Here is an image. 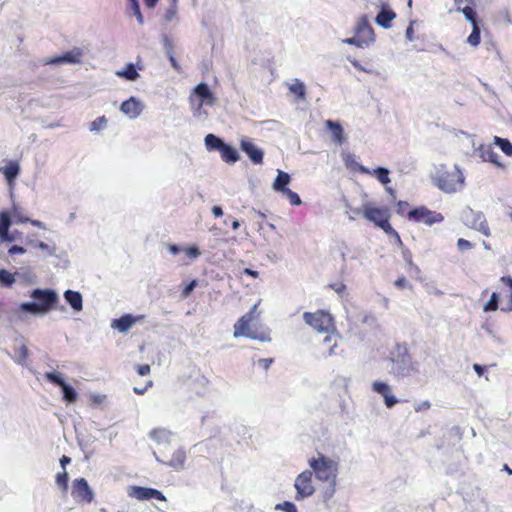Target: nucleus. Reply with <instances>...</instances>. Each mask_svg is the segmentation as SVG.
<instances>
[{"label": "nucleus", "mask_w": 512, "mask_h": 512, "mask_svg": "<svg viewBox=\"0 0 512 512\" xmlns=\"http://www.w3.org/2000/svg\"><path fill=\"white\" fill-rule=\"evenodd\" d=\"M365 219L373 222L388 235H397V231L390 224V211L387 207H376L371 203H366L361 209Z\"/></svg>", "instance_id": "20e7f679"}, {"label": "nucleus", "mask_w": 512, "mask_h": 512, "mask_svg": "<svg viewBox=\"0 0 512 512\" xmlns=\"http://www.w3.org/2000/svg\"><path fill=\"white\" fill-rule=\"evenodd\" d=\"M31 297L34 299V302L23 303L21 307L23 310L32 313L47 312L58 302L57 293L51 289H35L32 292Z\"/></svg>", "instance_id": "39448f33"}, {"label": "nucleus", "mask_w": 512, "mask_h": 512, "mask_svg": "<svg viewBox=\"0 0 512 512\" xmlns=\"http://www.w3.org/2000/svg\"><path fill=\"white\" fill-rule=\"evenodd\" d=\"M70 462H71V458L66 456V455H63L60 458V464H61L63 469H65L66 464H69Z\"/></svg>", "instance_id": "0e129e2a"}, {"label": "nucleus", "mask_w": 512, "mask_h": 512, "mask_svg": "<svg viewBox=\"0 0 512 512\" xmlns=\"http://www.w3.org/2000/svg\"><path fill=\"white\" fill-rule=\"evenodd\" d=\"M373 174L384 185H386L390 182L389 171L386 168L378 167V168L374 169Z\"/></svg>", "instance_id": "f704fd0d"}, {"label": "nucleus", "mask_w": 512, "mask_h": 512, "mask_svg": "<svg viewBox=\"0 0 512 512\" xmlns=\"http://www.w3.org/2000/svg\"><path fill=\"white\" fill-rule=\"evenodd\" d=\"M144 319V315L133 316L125 314L118 319H114L111 323L113 329H117L121 333L127 332L136 322Z\"/></svg>", "instance_id": "a211bd4d"}, {"label": "nucleus", "mask_w": 512, "mask_h": 512, "mask_svg": "<svg viewBox=\"0 0 512 512\" xmlns=\"http://www.w3.org/2000/svg\"><path fill=\"white\" fill-rule=\"evenodd\" d=\"M107 124V118L105 116H100L96 118L94 121L90 124V130L91 131H100L103 129Z\"/></svg>", "instance_id": "58836bf2"}, {"label": "nucleus", "mask_w": 512, "mask_h": 512, "mask_svg": "<svg viewBox=\"0 0 512 512\" xmlns=\"http://www.w3.org/2000/svg\"><path fill=\"white\" fill-rule=\"evenodd\" d=\"M294 487L296 489V500L300 501L311 496L315 491L312 482V471L305 470L300 473L295 479Z\"/></svg>", "instance_id": "9b49d317"}, {"label": "nucleus", "mask_w": 512, "mask_h": 512, "mask_svg": "<svg viewBox=\"0 0 512 512\" xmlns=\"http://www.w3.org/2000/svg\"><path fill=\"white\" fill-rule=\"evenodd\" d=\"M168 249H169V251H170L172 254H174V255H175V254H178V253L181 251V248H180V247H178V246H177V245H175V244H171V245H169Z\"/></svg>", "instance_id": "69168bd1"}, {"label": "nucleus", "mask_w": 512, "mask_h": 512, "mask_svg": "<svg viewBox=\"0 0 512 512\" xmlns=\"http://www.w3.org/2000/svg\"><path fill=\"white\" fill-rule=\"evenodd\" d=\"M184 252L187 254V256L191 259H195L200 255V251L198 247L196 246H190L184 249Z\"/></svg>", "instance_id": "49530a36"}, {"label": "nucleus", "mask_w": 512, "mask_h": 512, "mask_svg": "<svg viewBox=\"0 0 512 512\" xmlns=\"http://www.w3.org/2000/svg\"><path fill=\"white\" fill-rule=\"evenodd\" d=\"M372 388L375 392L383 396L385 405L388 408H392L398 402V400L392 395L391 388L388 384L381 381H375L372 384Z\"/></svg>", "instance_id": "6ab92c4d"}, {"label": "nucleus", "mask_w": 512, "mask_h": 512, "mask_svg": "<svg viewBox=\"0 0 512 512\" xmlns=\"http://www.w3.org/2000/svg\"><path fill=\"white\" fill-rule=\"evenodd\" d=\"M343 42L347 43L349 45H355L360 48L365 46V41L360 40V38L358 36H356V34L351 38H347V39L343 40Z\"/></svg>", "instance_id": "a18cd8bd"}, {"label": "nucleus", "mask_w": 512, "mask_h": 512, "mask_svg": "<svg viewBox=\"0 0 512 512\" xmlns=\"http://www.w3.org/2000/svg\"><path fill=\"white\" fill-rule=\"evenodd\" d=\"M276 510H281L284 512H297V507L294 503L290 501H284L283 503H279L275 506Z\"/></svg>", "instance_id": "ea45409f"}, {"label": "nucleus", "mask_w": 512, "mask_h": 512, "mask_svg": "<svg viewBox=\"0 0 512 512\" xmlns=\"http://www.w3.org/2000/svg\"><path fill=\"white\" fill-rule=\"evenodd\" d=\"M464 184L462 172L454 168L452 170L442 171L436 177V185L444 192L453 193L460 189Z\"/></svg>", "instance_id": "6e6552de"}, {"label": "nucleus", "mask_w": 512, "mask_h": 512, "mask_svg": "<svg viewBox=\"0 0 512 512\" xmlns=\"http://www.w3.org/2000/svg\"><path fill=\"white\" fill-rule=\"evenodd\" d=\"M242 274H245V275H248L252 278H258L259 277V273L255 270H252L250 268H245L242 272Z\"/></svg>", "instance_id": "bf43d9fd"}, {"label": "nucleus", "mask_w": 512, "mask_h": 512, "mask_svg": "<svg viewBox=\"0 0 512 512\" xmlns=\"http://www.w3.org/2000/svg\"><path fill=\"white\" fill-rule=\"evenodd\" d=\"M462 13L464 14L465 18L472 24V32L468 36L467 42L471 46L476 47L480 44L481 41V29L477 19V13L473 7L469 6H465L464 9H462Z\"/></svg>", "instance_id": "4468645a"}, {"label": "nucleus", "mask_w": 512, "mask_h": 512, "mask_svg": "<svg viewBox=\"0 0 512 512\" xmlns=\"http://www.w3.org/2000/svg\"><path fill=\"white\" fill-rule=\"evenodd\" d=\"M478 230L486 236L490 235V229H489L488 223L485 220L480 222Z\"/></svg>", "instance_id": "6e6d98bb"}, {"label": "nucleus", "mask_w": 512, "mask_h": 512, "mask_svg": "<svg viewBox=\"0 0 512 512\" xmlns=\"http://www.w3.org/2000/svg\"><path fill=\"white\" fill-rule=\"evenodd\" d=\"M196 99L199 100L196 107L197 111L201 110L203 105H213L216 101L214 94L206 83H200L193 89L189 101L193 104Z\"/></svg>", "instance_id": "f8f14e48"}, {"label": "nucleus", "mask_w": 512, "mask_h": 512, "mask_svg": "<svg viewBox=\"0 0 512 512\" xmlns=\"http://www.w3.org/2000/svg\"><path fill=\"white\" fill-rule=\"evenodd\" d=\"M473 369L475 370V372L481 376L483 375L484 371H485V367L484 366H481L480 364H474L473 365Z\"/></svg>", "instance_id": "680f3d73"}, {"label": "nucleus", "mask_w": 512, "mask_h": 512, "mask_svg": "<svg viewBox=\"0 0 512 512\" xmlns=\"http://www.w3.org/2000/svg\"><path fill=\"white\" fill-rule=\"evenodd\" d=\"M185 461H186L185 451L182 449H176L173 452L171 458L168 461L163 462V463L172 467L175 470H180L184 467Z\"/></svg>", "instance_id": "b1692460"}, {"label": "nucleus", "mask_w": 512, "mask_h": 512, "mask_svg": "<svg viewBox=\"0 0 512 512\" xmlns=\"http://www.w3.org/2000/svg\"><path fill=\"white\" fill-rule=\"evenodd\" d=\"M177 14V0H172L171 6L167 9L165 13V20H172Z\"/></svg>", "instance_id": "37998d69"}, {"label": "nucleus", "mask_w": 512, "mask_h": 512, "mask_svg": "<svg viewBox=\"0 0 512 512\" xmlns=\"http://www.w3.org/2000/svg\"><path fill=\"white\" fill-rule=\"evenodd\" d=\"M120 110L129 117L135 118L141 113L142 107L136 98L131 97L121 104Z\"/></svg>", "instance_id": "412c9836"}, {"label": "nucleus", "mask_w": 512, "mask_h": 512, "mask_svg": "<svg viewBox=\"0 0 512 512\" xmlns=\"http://www.w3.org/2000/svg\"><path fill=\"white\" fill-rule=\"evenodd\" d=\"M136 371L140 376L148 375L151 371V368L148 364L138 365L136 367Z\"/></svg>", "instance_id": "3c124183"}, {"label": "nucleus", "mask_w": 512, "mask_h": 512, "mask_svg": "<svg viewBox=\"0 0 512 512\" xmlns=\"http://www.w3.org/2000/svg\"><path fill=\"white\" fill-rule=\"evenodd\" d=\"M290 91L299 98L305 97V86L301 82H297L290 87Z\"/></svg>", "instance_id": "a19ab883"}, {"label": "nucleus", "mask_w": 512, "mask_h": 512, "mask_svg": "<svg viewBox=\"0 0 512 512\" xmlns=\"http://www.w3.org/2000/svg\"><path fill=\"white\" fill-rule=\"evenodd\" d=\"M196 286H197L196 280H192L188 285H186L181 293L182 298H187Z\"/></svg>", "instance_id": "de8ad7c7"}, {"label": "nucleus", "mask_w": 512, "mask_h": 512, "mask_svg": "<svg viewBox=\"0 0 512 512\" xmlns=\"http://www.w3.org/2000/svg\"><path fill=\"white\" fill-rule=\"evenodd\" d=\"M457 11H461L465 6L472 7L475 5V0H454Z\"/></svg>", "instance_id": "c03bdc74"}, {"label": "nucleus", "mask_w": 512, "mask_h": 512, "mask_svg": "<svg viewBox=\"0 0 512 512\" xmlns=\"http://www.w3.org/2000/svg\"><path fill=\"white\" fill-rule=\"evenodd\" d=\"M25 252H26V250L22 246H18V245H13L8 250V253L10 255L24 254Z\"/></svg>", "instance_id": "864d4df0"}, {"label": "nucleus", "mask_w": 512, "mask_h": 512, "mask_svg": "<svg viewBox=\"0 0 512 512\" xmlns=\"http://www.w3.org/2000/svg\"><path fill=\"white\" fill-rule=\"evenodd\" d=\"M168 58H169V61L172 65V67L176 70V71H180L181 70V67L178 63V61L176 60V58L174 57L173 53L172 52H169L168 53Z\"/></svg>", "instance_id": "5fc2aeb1"}, {"label": "nucleus", "mask_w": 512, "mask_h": 512, "mask_svg": "<svg viewBox=\"0 0 512 512\" xmlns=\"http://www.w3.org/2000/svg\"><path fill=\"white\" fill-rule=\"evenodd\" d=\"M29 351L25 344H22L17 349H15V358L14 360L21 365H24L28 359Z\"/></svg>", "instance_id": "7c9ffc66"}, {"label": "nucleus", "mask_w": 512, "mask_h": 512, "mask_svg": "<svg viewBox=\"0 0 512 512\" xmlns=\"http://www.w3.org/2000/svg\"><path fill=\"white\" fill-rule=\"evenodd\" d=\"M495 144L499 146L505 155L512 156V143L508 139L496 136Z\"/></svg>", "instance_id": "473e14b6"}, {"label": "nucleus", "mask_w": 512, "mask_h": 512, "mask_svg": "<svg viewBox=\"0 0 512 512\" xmlns=\"http://www.w3.org/2000/svg\"><path fill=\"white\" fill-rule=\"evenodd\" d=\"M11 218L16 223H27L29 221V218L24 216L22 209L15 204H13L9 212L0 211V239L2 242H12L15 240V237L9 232Z\"/></svg>", "instance_id": "0eeeda50"}, {"label": "nucleus", "mask_w": 512, "mask_h": 512, "mask_svg": "<svg viewBox=\"0 0 512 512\" xmlns=\"http://www.w3.org/2000/svg\"><path fill=\"white\" fill-rule=\"evenodd\" d=\"M64 298L75 311H81L83 307L82 295L73 290H67L64 293Z\"/></svg>", "instance_id": "a878e982"}, {"label": "nucleus", "mask_w": 512, "mask_h": 512, "mask_svg": "<svg viewBox=\"0 0 512 512\" xmlns=\"http://www.w3.org/2000/svg\"><path fill=\"white\" fill-rule=\"evenodd\" d=\"M394 285H395V287H397L398 289H405V288L409 287V283H408L407 279H406L404 276L399 277V278L394 282Z\"/></svg>", "instance_id": "8fccbe9b"}, {"label": "nucleus", "mask_w": 512, "mask_h": 512, "mask_svg": "<svg viewBox=\"0 0 512 512\" xmlns=\"http://www.w3.org/2000/svg\"><path fill=\"white\" fill-rule=\"evenodd\" d=\"M309 465L315 472L316 478L320 481L329 483L332 490H334L338 463L323 454H319L318 458H312L309 460Z\"/></svg>", "instance_id": "7ed1b4c3"}, {"label": "nucleus", "mask_w": 512, "mask_h": 512, "mask_svg": "<svg viewBox=\"0 0 512 512\" xmlns=\"http://www.w3.org/2000/svg\"><path fill=\"white\" fill-rule=\"evenodd\" d=\"M355 34L360 40L365 41V46H368L374 41V30L369 24L367 16H361L355 27Z\"/></svg>", "instance_id": "dca6fc26"}, {"label": "nucleus", "mask_w": 512, "mask_h": 512, "mask_svg": "<svg viewBox=\"0 0 512 512\" xmlns=\"http://www.w3.org/2000/svg\"><path fill=\"white\" fill-rule=\"evenodd\" d=\"M144 2L148 8H154L156 6L158 0H144Z\"/></svg>", "instance_id": "774afa93"}, {"label": "nucleus", "mask_w": 512, "mask_h": 512, "mask_svg": "<svg viewBox=\"0 0 512 512\" xmlns=\"http://www.w3.org/2000/svg\"><path fill=\"white\" fill-rule=\"evenodd\" d=\"M396 13L390 9H382L376 16V23L385 29H388L392 25V21L395 19Z\"/></svg>", "instance_id": "393cba45"}, {"label": "nucleus", "mask_w": 512, "mask_h": 512, "mask_svg": "<svg viewBox=\"0 0 512 512\" xmlns=\"http://www.w3.org/2000/svg\"><path fill=\"white\" fill-rule=\"evenodd\" d=\"M219 152L222 160L227 163H235L239 160V154L237 150L226 143Z\"/></svg>", "instance_id": "cd10ccee"}, {"label": "nucleus", "mask_w": 512, "mask_h": 512, "mask_svg": "<svg viewBox=\"0 0 512 512\" xmlns=\"http://www.w3.org/2000/svg\"><path fill=\"white\" fill-rule=\"evenodd\" d=\"M129 496L134 497L138 500H149L156 499L159 501H166L165 495L154 488L142 487V486H132L129 492Z\"/></svg>", "instance_id": "2eb2a0df"}, {"label": "nucleus", "mask_w": 512, "mask_h": 512, "mask_svg": "<svg viewBox=\"0 0 512 512\" xmlns=\"http://www.w3.org/2000/svg\"><path fill=\"white\" fill-rule=\"evenodd\" d=\"M291 177L287 172L278 171L277 177L273 182V189L277 192H284L286 189H289L287 185L290 183Z\"/></svg>", "instance_id": "bb28decb"}, {"label": "nucleus", "mask_w": 512, "mask_h": 512, "mask_svg": "<svg viewBox=\"0 0 512 512\" xmlns=\"http://www.w3.org/2000/svg\"><path fill=\"white\" fill-rule=\"evenodd\" d=\"M304 322L315 330L317 333L329 332L336 330L334 316L325 309H318L314 312L303 313Z\"/></svg>", "instance_id": "423d86ee"}, {"label": "nucleus", "mask_w": 512, "mask_h": 512, "mask_svg": "<svg viewBox=\"0 0 512 512\" xmlns=\"http://www.w3.org/2000/svg\"><path fill=\"white\" fill-rule=\"evenodd\" d=\"M224 142L214 134H208L205 137V145L209 151L218 150L220 151L224 146Z\"/></svg>", "instance_id": "c756f323"}, {"label": "nucleus", "mask_w": 512, "mask_h": 512, "mask_svg": "<svg viewBox=\"0 0 512 512\" xmlns=\"http://www.w3.org/2000/svg\"><path fill=\"white\" fill-rule=\"evenodd\" d=\"M259 303L254 304L251 309L242 315L234 324L233 336L235 338L246 337L260 342L271 341V331L264 325H253V321L258 319L260 312L258 311Z\"/></svg>", "instance_id": "f257e3e1"}, {"label": "nucleus", "mask_w": 512, "mask_h": 512, "mask_svg": "<svg viewBox=\"0 0 512 512\" xmlns=\"http://www.w3.org/2000/svg\"><path fill=\"white\" fill-rule=\"evenodd\" d=\"M83 56V51L80 48H74L70 51H67L62 56L55 57L50 59L47 63L49 64H58V63H70L76 64L81 62V58Z\"/></svg>", "instance_id": "aec40b11"}, {"label": "nucleus", "mask_w": 512, "mask_h": 512, "mask_svg": "<svg viewBox=\"0 0 512 512\" xmlns=\"http://www.w3.org/2000/svg\"><path fill=\"white\" fill-rule=\"evenodd\" d=\"M282 194L286 196L291 205L299 206L302 203L299 195L291 189H286Z\"/></svg>", "instance_id": "e433bc0d"}, {"label": "nucleus", "mask_w": 512, "mask_h": 512, "mask_svg": "<svg viewBox=\"0 0 512 512\" xmlns=\"http://www.w3.org/2000/svg\"><path fill=\"white\" fill-rule=\"evenodd\" d=\"M33 247H37L41 250H48V245L44 243L43 241L37 240V243L33 244Z\"/></svg>", "instance_id": "e2e57ef3"}, {"label": "nucleus", "mask_w": 512, "mask_h": 512, "mask_svg": "<svg viewBox=\"0 0 512 512\" xmlns=\"http://www.w3.org/2000/svg\"><path fill=\"white\" fill-rule=\"evenodd\" d=\"M457 246H458L459 250H461V251L468 250V249L472 248L471 242H469L468 240H465L463 238L458 239Z\"/></svg>", "instance_id": "09e8293b"}, {"label": "nucleus", "mask_w": 512, "mask_h": 512, "mask_svg": "<svg viewBox=\"0 0 512 512\" xmlns=\"http://www.w3.org/2000/svg\"><path fill=\"white\" fill-rule=\"evenodd\" d=\"M15 282L14 274L5 269H0V283L4 286H11Z\"/></svg>", "instance_id": "c9c22d12"}, {"label": "nucleus", "mask_w": 512, "mask_h": 512, "mask_svg": "<svg viewBox=\"0 0 512 512\" xmlns=\"http://www.w3.org/2000/svg\"><path fill=\"white\" fill-rule=\"evenodd\" d=\"M0 172H2L9 183H12L14 179L20 172L19 164L16 161H11L5 167L0 168Z\"/></svg>", "instance_id": "c85d7f7f"}, {"label": "nucleus", "mask_w": 512, "mask_h": 512, "mask_svg": "<svg viewBox=\"0 0 512 512\" xmlns=\"http://www.w3.org/2000/svg\"><path fill=\"white\" fill-rule=\"evenodd\" d=\"M152 385H153V382L151 380H149L144 387H134L133 391L137 395H143L149 387H152Z\"/></svg>", "instance_id": "603ef678"}, {"label": "nucleus", "mask_w": 512, "mask_h": 512, "mask_svg": "<svg viewBox=\"0 0 512 512\" xmlns=\"http://www.w3.org/2000/svg\"><path fill=\"white\" fill-rule=\"evenodd\" d=\"M68 480L69 476L66 469H63L62 472H59L55 476L56 484L62 490V492L66 493L68 491Z\"/></svg>", "instance_id": "2f4dec72"}, {"label": "nucleus", "mask_w": 512, "mask_h": 512, "mask_svg": "<svg viewBox=\"0 0 512 512\" xmlns=\"http://www.w3.org/2000/svg\"><path fill=\"white\" fill-rule=\"evenodd\" d=\"M240 148L243 152H245L247 154L249 159L254 164H262L263 163V158H264L263 151L260 148H258L250 140L242 139L240 142Z\"/></svg>", "instance_id": "f3484780"}, {"label": "nucleus", "mask_w": 512, "mask_h": 512, "mask_svg": "<svg viewBox=\"0 0 512 512\" xmlns=\"http://www.w3.org/2000/svg\"><path fill=\"white\" fill-rule=\"evenodd\" d=\"M259 364L265 369H269L271 363L273 362V359L272 358H262V359H259Z\"/></svg>", "instance_id": "13d9d810"}, {"label": "nucleus", "mask_w": 512, "mask_h": 512, "mask_svg": "<svg viewBox=\"0 0 512 512\" xmlns=\"http://www.w3.org/2000/svg\"><path fill=\"white\" fill-rule=\"evenodd\" d=\"M326 127L332 133V140L337 144H343L345 142V136L342 126L339 122L327 120L325 122Z\"/></svg>", "instance_id": "5701e85b"}, {"label": "nucleus", "mask_w": 512, "mask_h": 512, "mask_svg": "<svg viewBox=\"0 0 512 512\" xmlns=\"http://www.w3.org/2000/svg\"><path fill=\"white\" fill-rule=\"evenodd\" d=\"M130 2H131V7H132V10H133V13L136 16L138 23L139 24H143L144 18H143V15L141 13L138 1L137 0H130Z\"/></svg>", "instance_id": "79ce46f5"}, {"label": "nucleus", "mask_w": 512, "mask_h": 512, "mask_svg": "<svg viewBox=\"0 0 512 512\" xmlns=\"http://www.w3.org/2000/svg\"><path fill=\"white\" fill-rule=\"evenodd\" d=\"M408 217L411 220H414L418 223H424L426 225H433L435 223H440L444 220V216L436 211H431L425 206H420L412 209L408 213Z\"/></svg>", "instance_id": "9d476101"}, {"label": "nucleus", "mask_w": 512, "mask_h": 512, "mask_svg": "<svg viewBox=\"0 0 512 512\" xmlns=\"http://www.w3.org/2000/svg\"><path fill=\"white\" fill-rule=\"evenodd\" d=\"M71 495L79 504H90L94 500V492L85 478H76L72 482Z\"/></svg>", "instance_id": "1a4fd4ad"}, {"label": "nucleus", "mask_w": 512, "mask_h": 512, "mask_svg": "<svg viewBox=\"0 0 512 512\" xmlns=\"http://www.w3.org/2000/svg\"><path fill=\"white\" fill-rule=\"evenodd\" d=\"M28 222H30V223H31L33 226H35V227L42 228V229H44V228H45L44 223H42V222H41V221H39V220H32V219H29V221H28Z\"/></svg>", "instance_id": "338daca9"}, {"label": "nucleus", "mask_w": 512, "mask_h": 512, "mask_svg": "<svg viewBox=\"0 0 512 512\" xmlns=\"http://www.w3.org/2000/svg\"><path fill=\"white\" fill-rule=\"evenodd\" d=\"M499 290L493 292L490 300L484 305V312L496 311L499 307V302L502 301L503 305L501 310L504 312L512 311V277L502 276L500 278Z\"/></svg>", "instance_id": "f03ea898"}, {"label": "nucleus", "mask_w": 512, "mask_h": 512, "mask_svg": "<svg viewBox=\"0 0 512 512\" xmlns=\"http://www.w3.org/2000/svg\"><path fill=\"white\" fill-rule=\"evenodd\" d=\"M118 75L123 76L127 80L134 81L139 77L138 72L136 71L133 64H128L122 72H119Z\"/></svg>", "instance_id": "72a5a7b5"}, {"label": "nucleus", "mask_w": 512, "mask_h": 512, "mask_svg": "<svg viewBox=\"0 0 512 512\" xmlns=\"http://www.w3.org/2000/svg\"><path fill=\"white\" fill-rule=\"evenodd\" d=\"M44 377L52 384L61 387L63 392V399L68 403H74L77 398L78 394L75 391L74 388L69 386L63 379L61 373L53 371V372H46Z\"/></svg>", "instance_id": "ddd939ff"}, {"label": "nucleus", "mask_w": 512, "mask_h": 512, "mask_svg": "<svg viewBox=\"0 0 512 512\" xmlns=\"http://www.w3.org/2000/svg\"><path fill=\"white\" fill-rule=\"evenodd\" d=\"M431 407V403L429 401H423L417 406H415V411L420 412L422 410H427Z\"/></svg>", "instance_id": "4d7b16f0"}, {"label": "nucleus", "mask_w": 512, "mask_h": 512, "mask_svg": "<svg viewBox=\"0 0 512 512\" xmlns=\"http://www.w3.org/2000/svg\"><path fill=\"white\" fill-rule=\"evenodd\" d=\"M168 432L165 429L162 428H155L149 433V437L157 442L162 441L167 437Z\"/></svg>", "instance_id": "4c0bfd02"}, {"label": "nucleus", "mask_w": 512, "mask_h": 512, "mask_svg": "<svg viewBox=\"0 0 512 512\" xmlns=\"http://www.w3.org/2000/svg\"><path fill=\"white\" fill-rule=\"evenodd\" d=\"M212 213L215 217H221L223 215V210L220 206H213Z\"/></svg>", "instance_id": "052dcab7"}, {"label": "nucleus", "mask_w": 512, "mask_h": 512, "mask_svg": "<svg viewBox=\"0 0 512 512\" xmlns=\"http://www.w3.org/2000/svg\"><path fill=\"white\" fill-rule=\"evenodd\" d=\"M322 334L326 335L323 339V344L327 346L326 355L331 356L335 354V348L338 346L340 338L337 329L329 332H323Z\"/></svg>", "instance_id": "4be33fe9"}]
</instances>
